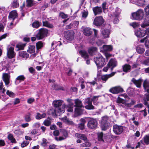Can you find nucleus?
I'll return each instance as SVG.
<instances>
[{"instance_id": "f257e3e1", "label": "nucleus", "mask_w": 149, "mask_h": 149, "mask_svg": "<svg viewBox=\"0 0 149 149\" xmlns=\"http://www.w3.org/2000/svg\"><path fill=\"white\" fill-rule=\"evenodd\" d=\"M102 57L101 55L99 56L98 57L95 58L94 61L97 68L98 72L97 77L99 79L102 80V74L101 68L102 65Z\"/></svg>"}, {"instance_id": "f03ea898", "label": "nucleus", "mask_w": 149, "mask_h": 149, "mask_svg": "<svg viewBox=\"0 0 149 149\" xmlns=\"http://www.w3.org/2000/svg\"><path fill=\"white\" fill-rule=\"evenodd\" d=\"M75 105L74 106L76 108L75 109L74 117L78 116L83 113V110L81 108L84 107L82 105V102L79 99L74 100Z\"/></svg>"}, {"instance_id": "7ed1b4c3", "label": "nucleus", "mask_w": 149, "mask_h": 149, "mask_svg": "<svg viewBox=\"0 0 149 149\" xmlns=\"http://www.w3.org/2000/svg\"><path fill=\"white\" fill-rule=\"evenodd\" d=\"M63 101L60 100H54L53 102V105L56 107L54 110L55 113L57 115H60L64 112V108L60 107Z\"/></svg>"}, {"instance_id": "20e7f679", "label": "nucleus", "mask_w": 149, "mask_h": 149, "mask_svg": "<svg viewBox=\"0 0 149 149\" xmlns=\"http://www.w3.org/2000/svg\"><path fill=\"white\" fill-rule=\"evenodd\" d=\"M144 15L143 10L140 9L136 12L132 13V19L134 20H140L143 19Z\"/></svg>"}, {"instance_id": "39448f33", "label": "nucleus", "mask_w": 149, "mask_h": 149, "mask_svg": "<svg viewBox=\"0 0 149 149\" xmlns=\"http://www.w3.org/2000/svg\"><path fill=\"white\" fill-rule=\"evenodd\" d=\"M104 20L103 19V39L109 38L111 33V26L109 24L104 25Z\"/></svg>"}, {"instance_id": "423d86ee", "label": "nucleus", "mask_w": 149, "mask_h": 149, "mask_svg": "<svg viewBox=\"0 0 149 149\" xmlns=\"http://www.w3.org/2000/svg\"><path fill=\"white\" fill-rule=\"evenodd\" d=\"M144 10L146 13V18L143 22L141 25V26L144 28L149 26V4L146 7Z\"/></svg>"}, {"instance_id": "0eeeda50", "label": "nucleus", "mask_w": 149, "mask_h": 149, "mask_svg": "<svg viewBox=\"0 0 149 149\" xmlns=\"http://www.w3.org/2000/svg\"><path fill=\"white\" fill-rule=\"evenodd\" d=\"M48 33V30L45 29H41L39 30V32L36 34V36L38 39H42L47 35Z\"/></svg>"}, {"instance_id": "6e6552de", "label": "nucleus", "mask_w": 149, "mask_h": 149, "mask_svg": "<svg viewBox=\"0 0 149 149\" xmlns=\"http://www.w3.org/2000/svg\"><path fill=\"white\" fill-rule=\"evenodd\" d=\"M123 126L114 125L113 126V131L116 135H120L123 131Z\"/></svg>"}, {"instance_id": "1a4fd4ad", "label": "nucleus", "mask_w": 149, "mask_h": 149, "mask_svg": "<svg viewBox=\"0 0 149 149\" xmlns=\"http://www.w3.org/2000/svg\"><path fill=\"white\" fill-rule=\"evenodd\" d=\"M109 91L113 94H117L123 92V89L120 86H118L111 88Z\"/></svg>"}, {"instance_id": "9d476101", "label": "nucleus", "mask_w": 149, "mask_h": 149, "mask_svg": "<svg viewBox=\"0 0 149 149\" xmlns=\"http://www.w3.org/2000/svg\"><path fill=\"white\" fill-rule=\"evenodd\" d=\"M109 118L107 116H103V131H105L109 128L110 125Z\"/></svg>"}, {"instance_id": "9b49d317", "label": "nucleus", "mask_w": 149, "mask_h": 149, "mask_svg": "<svg viewBox=\"0 0 149 149\" xmlns=\"http://www.w3.org/2000/svg\"><path fill=\"white\" fill-rule=\"evenodd\" d=\"M85 107L87 109H94V107L92 105V102L90 98H87L85 100Z\"/></svg>"}, {"instance_id": "f8f14e48", "label": "nucleus", "mask_w": 149, "mask_h": 149, "mask_svg": "<svg viewBox=\"0 0 149 149\" xmlns=\"http://www.w3.org/2000/svg\"><path fill=\"white\" fill-rule=\"evenodd\" d=\"M14 47L12 46H8L7 48V56L9 58H12L15 55L14 52Z\"/></svg>"}, {"instance_id": "ddd939ff", "label": "nucleus", "mask_w": 149, "mask_h": 149, "mask_svg": "<svg viewBox=\"0 0 149 149\" xmlns=\"http://www.w3.org/2000/svg\"><path fill=\"white\" fill-rule=\"evenodd\" d=\"M74 33L72 31H67L65 35V38L69 41L72 40L74 38Z\"/></svg>"}, {"instance_id": "4468645a", "label": "nucleus", "mask_w": 149, "mask_h": 149, "mask_svg": "<svg viewBox=\"0 0 149 149\" xmlns=\"http://www.w3.org/2000/svg\"><path fill=\"white\" fill-rule=\"evenodd\" d=\"M75 136L76 137L78 138H80L83 140L84 141H86L85 143L86 146H91V143L87 141V138L84 134L77 133L75 134Z\"/></svg>"}, {"instance_id": "2eb2a0df", "label": "nucleus", "mask_w": 149, "mask_h": 149, "mask_svg": "<svg viewBox=\"0 0 149 149\" xmlns=\"http://www.w3.org/2000/svg\"><path fill=\"white\" fill-rule=\"evenodd\" d=\"M97 122L94 119H91L88 122V126L91 129H94L97 126Z\"/></svg>"}, {"instance_id": "dca6fc26", "label": "nucleus", "mask_w": 149, "mask_h": 149, "mask_svg": "<svg viewBox=\"0 0 149 149\" xmlns=\"http://www.w3.org/2000/svg\"><path fill=\"white\" fill-rule=\"evenodd\" d=\"M62 134L63 135V136H60L59 138L56 137L55 138V139L57 141H61L62 140H64L68 137V132L65 130H63L61 131Z\"/></svg>"}, {"instance_id": "f3484780", "label": "nucleus", "mask_w": 149, "mask_h": 149, "mask_svg": "<svg viewBox=\"0 0 149 149\" xmlns=\"http://www.w3.org/2000/svg\"><path fill=\"white\" fill-rule=\"evenodd\" d=\"M102 24V17L101 16L95 18L94 20L93 24L97 26H100Z\"/></svg>"}, {"instance_id": "a211bd4d", "label": "nucleus", "mask_w": 149, "mask_h": 149, "mask_svg": "<svg viewBox=\"0 0 149 149\" xmlns=\"http://www.w3.org/2000/svg\"><path fill=\"white\" fill-rule=\"evenodd\" d=\"M135 35L138 37L141 38L145 36L144 30H141L139 29L135 31Z\"/></svg>"}, {"instance_id": "6ab92c4d", "label": "nucleus", "mask_w": 149, "mask_h": 149, "mask_svg": "<svg viewBox=\"0 0 149 149\" xmlns=\"http://www.w3.org/2000/svg\"><path fill=\"white\" fill-rule=\"evenodd\" d=\"M113 50V47L111 45H103V52H110Z\"/></svg>"}, {"instance_id": "aec40b11", "label": "nucleus", "mask_w": 149, "mask_h": 149, "mask_svg": "<svg viewBox=\"0 0 149 149\" xmlns=\"http://www.w3.org/2000/svg\"><path fill=\"white\" fill-rule=\"evenodd\" d=\"M17 12L15 10H13L9 13L8 16L9 19L10 20L13 21L17 17Z\"/></svg>"}, {"instance_id": "412c9836", "label": "nucleus", "mask_w": 149, "mask_h": 149, "mask_svg": "<svg viewBox=\"0 0 149 149\" xmlns=\"http://www.w3.org/2000/svg\"><path fill=\"white\" fill-rule=\"evenodd\" d=\"M141 143L144 145L149 144V134L145 135L142 139L140 141Z\"/></svg>"}, {"instance_id": "4be33fe9", "label": "nucleus", "mask_w": 149, "mask_h": 149, "mask_svg": "<svg viewBox=\"0 0 149 149\" xmlns=\"http://www.w3.org/2000/svg\"><path fill=\"white\" fill-rule=\"evenodd\" d=\"M10 77L7 74H3V80L5 83V85L7 87H8V85L9 83Z\"/></svg>"}, {"instance_id": "5701e85b", "label": "nucleus", "mask_w": 149, "mask_h": 149, "mask_svg": "<svg viewBox=\"0 0 149 149\" xmlns=\"http://www.w3.org/2000/svg\"><path fill=\"white\" fill-rule=\"evenodd\" d=\"M112 17H114L113 22L114 24H116L118 23L119 20L118 18L119 16V14L117 13H113V15H111Z\"/></svg>"}, {"instance_id": "b1692460", "label": "nucleus", "mask_w": 149, "mask_h": 149, "mask_svg": "<svg viewBox=\"0 0 149 149\" xmlns=\"http://www.w3.org/2000/svg\"><path fill=\"white\" fill-rule=\"evenodd\" d=\"M72 100L70 99H68L67 101L69 102V104L67 106V111L68 112H72L73 110V103L72 102Z\"/></svg>"}, {"instance_id": "393cba45", "label": "nucleus", "mask_w": 149, "mask_h": 149, "mask_svg": "<svg viewBox=\"0 0 149 149\" xmlns=\"http://www.w3.org/2000/svg\"><path fill=\"white\" fill-rule=\"evenodd\" d=\"M61 120L64 123L68 125H72L73 124V122L70 119L68 118L66 116H65L61 118Z\"/></svg>"}, {"instance_id": "a878e982", "label": "nucleus", "mask_w": 149, "mask_h": 149, "mask_svg": "<svg viewBox=\"0 0 149 149\" xmlns=\"http://www.w3.org/2000/svg\"><path fill=\"white\" fill-rule=\"evenodd\" d=\"M93 10L95 15L97 14H100L102 11V8L98 6L93 8Z\"/></svg>"}, {"instance_id": "bb28decb", "label": "nucleus", "mask_w": 149, "mask_h": 149, "mask_svg": "<svg viewBox=\"0 0 149 149\" xmlns=\"http://www.w3.org/2000/svg\"><path fill=\"white\" fill-rule=\"evenodd\" d=\"M136 52L139 54H141L145 51V49L143 45H139L137 46L136 48Z\"/></svg>"}, {"instance_id": "cd10ccee", "label": "nucleus", "mask_w": 149, "mask_h": 149, "mask_svg": "<svg viewBox=\"0 0 149 149\" xmlns=\"http://www.w3.org/2000/svg\"><path fill=\"white\" fill-rule=\"evenodd\" d=\"M84 35L87 36H89L92 33V31L91 29L88 28H85L83 30Z\"/></svg>"}, {"instance_id": "c85d7f7f", "label": "nucleus", "mask_w": 149, "mask_h": 149, "mask_svg": "<svg viewBox=\"0 0 149 149\" xmlns=\"http://www.w3.org/2000/svg\"><path fill=\"white\" fill-rule=\"evenodd\" d=\"M131 70V66L129 64H125L123 66V70L125 72H130Z\"/></svg>"}, {"instance_id": "c756f323", "label": "nucleus", "mask_w": 149, "mask_h": 149, "mask_svg": "<svg viewBox=\"0 0 149 149\" xmlns=\"http://www.w3.org/2000/svg\"><path fill=\"white\" fill-rule=\"evenodd\" d=\"M132 81L138 88H140L141 87V81L139 79L136 80L134 78H133L132 79Z\"/></svg>"}, {"instance_id": "7c9ffc66", "label": "nucleus", "mask_w": 149, "mask_h": 149, "mask_svg": "<svg viewBox=\"0 0 149 149\" xmlns=\"http://www.w3.org/2000/svg\"><path fill=\"white\" fill-rule=\"evenodd\" d=\"M97 50V49L96 47H91L88 49V52L91 55H93L96 52Z\"/></svg>"}, {"instance_id": "2f4dec72", "label": "nucleus", "mask_w": 149, "mask_h": 149, "mask_svg": "<svg viewBox=\"0 0 149 149\" xmlns=\"http://www.w3.org/2000/svg\"><path fill=\"white\" fill-rule=\"evenodd\" d=\"M116 73V72H112L109 74L103 75V81H106L109 78L113 76Z\"/></svg>"}, {"instance_id": "473e14b6", "label": "nucleus", "mask_w": 149, "mask_h": 149, "mask_svg": "<svg viewBox=\"0 0 149 149\" xmlns=\"http://www.w3.org/2000/svg\"><path fill=\"white\" fill-rule=\"evenodd\" d=\"M135 2L136 5L139 6L144 7L147 4L146 1H136Z\"/></svg>"}, {"instance_id": "72a5a7b5", "label": "nucleus", "mask_w": 149, "mask_h": 149, "mask_svg": "<svg viewBox=\"0 0 149 149\" xmlns=\"http://www.w3.org/2000/svg\"><path fill=\"white\" fill-rule=\"evenodd\" d=\"M108 65L109 66H113V68L116 67L117 65V62L113 59L111 58L109 61Z\"/></svg>"}, {"instance_id": "f704fd0d", "label": "nucleus", "mask_w": 149, "mask_h": 149, "mask_svg": "<svg viewBox=\"0 0 149 149\" xmlns=\"http://www.w3.org/2000/svg\"><path fill=\"white\" fill-rule=\"evenodd\" d=\"M35 45H30L29 46L28 49L27 50V51L28 53L30 54L33 53L35 52Z\"/></svg>"}, {"instance_id": "c9c22d12", "label": "nucleus", "mask_w": 149, "mask_h": 149, "mask_svg": "<svg viewBox=\"0 0 149 149\" xmlns=\"http://www.w3.org/2000/svg\"><path fill=\"white\" fill-rule=\"evenodd\" d=\"M79 53L81 56L85 59L88 58L89 56L87 52L85 50H81L79 52Z\"/></svg>"}, {"instance_id": "e433bc0d", "label": "nucleus", "mask_w": 149, "mask_h": 149, "mask_svg": "<svg viewBox=\"0 0 149 149\" xmlns=\"http://www.w3.org/2000/svg\"><path fill=\"white\" fill-rule=\"evenodd\" d=\"M19 55L20 56L24 58H27L29 57V54L25 52L22 51L19 52Z\"/></svg>"}, {"instance_id": "4c0bfd02", "label": "nucleus", "mask_w": 149, "mask_h": 149, "mask_svg": "<svg viewBox=\"0 0 149 149\" xmlns=\"http://www.w3.org/2000/svg\"><path fill=\"white\" fill-rule=\"evenodd\" d=\"M46 116V114L45 113H43L42 114H41L39 113H37L36 116V118L37 119L39 120L43 118Z\"/></svg>"}, {"instance_id": "58836bf2", "label": "nucleus", "mask_w": 149, "mask_h": 149, "mask_svg": "<svg viewBox=\"0 0 149 149\" xmlns=\"http://www.w3.org/2000/svg\"><path fill=\"white\" fill-rule=\"evenodd\" d=\"M41 25V22L38 21H35L32 24V26L35 28H38Z\"/></svg>"}, {"instance_id": "ea45409f", "label": "nucleus", "mask_w": 149, "mask_h": 149, "mask_svg": "<svg viewBox=\"0 0 149 149\" xmlns=\"http://www.w3.org/2000/svg\"><path fill=\"white\" fill-rule=\"evenodd\" d=\"M43 124L46 126H49L51 124V119L49 117H48L47 119L45 120Z\"/></svg>"}, {"instance_id": "a19ab883", "label": "nucleus", "mask_w": 149, "mask_h": 149, "mask_svg": "<svg viewBox=\"0 0 149 149\" xmlns=\"http://www.w3.org/2000/svg\"><path fill=\"white\" fill-rule=\"evenodd\" d=\"M43 26L47 27L49 28H52L53 27V25L47 21H43Z\"/></svg>"}, {"instance_id": "79ce46f5", "label": "nucleus", "mask_w": 149, "mask_h": 149, "mask_svg": "<svg viewBox=\"0 0 149 149\" xmlns=\"http://www.w3.org/2000/svg\"><path fill=\"white\" fill-rule=\"evenodd\" d=\"M3 86V83L2 82L0 83V93L2 96H3L4 95L3 94H4L6 91V90L4 88H3L2 89Z\"/></svg>"}, {"instance_id": "37998d69", "label": "nucleus", "mask_w": 149, "mask_h": 149, "mask_svg": "<svg viewBox=\"0 0 149 149\" xmlns=\"http://www.w3.org/2000/svg\"><path fill=\"white\" fill-rule=\"evenodd\" d=\"M8 139L11 141V142L13 143H15L16 142L12 134H9L8 136Z\"/></svg>"}, {"instance_id": "c03bdc74", "label": "nucleus", "mask_w": 149, "mask_h": 149, "mask_svg": "<svg viewBox=\"0 0 149 149\" xmlns=\"http://www.w3.org/2000/svg\"><path fill=\"white\" fill-rule=\"evenodd\" d=\"M44 46L43 42L41 41L38 42L36 44V47L37 49H40Z\"/></svg>"}, {"instance_id": "a18cd8bd", "label": "nucleus", "mask_w": 149, "mask_h": 149, "mask_svg": "<svg viewBox=\"0 0 149 149\" xmlns=\"http://www.w3.org/2000/svg\"><path fill=\"white\" fill-rule=\"evenodd\" d=\"M60 16L63 19H65L69 17V16L68 15L65 14L63 12L60 13Z\"/></svg>"}, {"instance_id": "49530a36", "label": "nucleus", "mask_w": 149, "mask_h": 149, "mask_svg": "<svg viewBox=\"0 0 149 149\" xmlns=\"http://www.w3.org/2000/svg\"><path fill=\"white\" fill-rule=\"evenodd\" d=\"M125 101L124 99L121 98L119 97H118L117 100V102L118 103H122L124 104L125 103Z\"/></svg>"}, {"instance_id": "de8ad7c7", "label": "nucleus", "mask_w": 149, "mask_h": 149, "mask_svg": "<svg viewBox=\"0 0 149 149\" xmlns=\"http://www.w3.org/2000/svg\"><path fill=\"white\" fill-rule=\"evenodd\" d=\"M25 77L23 75H21L18 76L16 79V80H19V82L21 81H23L25 79Z\"/></svg>"}, {"instance_id": "09e8293b", "label": "nucleus", "mask_w": 149, "mask_h": 149, "mask_svg": "<svg viewBox=\"0 0 149 149\" xmlns=\"http://www.w3.org/2000/svg\"><path fill=\"white\" fill-rule=\"evenodd\" d=\"M98 100L97 96H94L93 97L92 100L93 103L95 105H97L98 103L97 100Z\"/></svg>"}, {"instance_id": "8fccbe9b", "label": "nucleus", "mask_w": 149, "mask_h": 149, "mask_svg": "<svg viewBox=\"0 0 149 149\" xmlns=\"http://www.w3.org/2000/svg\"><path fill=\"white\" fill-rule=\"evenodd\" d=\"M31 114L28 113L25 116V120L26 122H29L31 121V118H30Z\"/></svg>"}, {"instance_id": "3c124183", "label": "nucleus", "mask_w": 149, "mask_h": 149, "mask_svg": "<svg viewBox=\"0 0 149 149\" xmlns=\"http://www.w3.org/2000/svg\"><path fill=\"white\" fill-rule=\"evenodd\" d=\"M98 139L100 141H102V132L98 133L97 134Z\"/></svg>"}, {"instance_id": "603ef678", "label": "nucleus", "mask_w": 149, "mask_h": 149, "mask_svg": "<svg viewBox=\"0 0 149 149\" xmlns=\"http://www.w3.org/2000/svg\"><path fill=\"white\" fill-rule=\"evenodd\" d=\"M104 55L105 56L106 58L108 59L109 58L112 56V54H110L109 52H103Z\"/></svg>"}, {"instance_id": "864d4df0", "label": "nucleus", "mask_w": 149, "mask_h": 149, "mask_svg": "<svg viewBox=\"0 0 149 149\" xmlns=\"http://www.w3.org/2000/svg\"><path fill=\"white\" fill-rule=\"evenodd\" d=\"M19 6V3L17 1H13L12 5V6L14 8H15Z\"/></svg>"}, {"instance_id": "5fc2aeb1", "label": "nucleus", "mask_w": 149, "mask_h": 149, "mask_svg": "<svg viewBox=\"0 0 149 149\" xmlns=\"http://www.w3.org/2000/svg\"><path fill=\"white\" fill-rule=\"evenodd\" d=\"M130 25L132 26L134 28L137 27L139 26V24L138 23L136 22H133L130 24Z\"/></svg>"}, {"instance_id": "6e6d98bb", "label": "nucleus", "mask_w": 149, "mask_h": 149, "mask_svg": "<svg viewBox=\"0 0 149 149\" xmlns=\"http://www.w3.org/2000/svg\"><path fill=\"white\" fill-rule=\"evenodd\" d=\"M25 45L24 44H19L17 45V47L18 48L19 50L23 49Z\"/></svg>"}, {"instance_id": "4d7b16f0", "label": "nucleus", "mask_w": 149, "mask_h": 149, "mask_svg": "<svg viewBox=\"0 0 149 149\" xmlns=\"http://www.w3.org/2000/svg\"><path fill=\"white\" fill-rule=\"evenodd\" d=\"M143 86L144 89L146 90L147 87H149V83L145 81L143 82Z\"/></svg>"}, {"instance_id": "13d9d810", "label": "nucleus", "mask_w": 149, "mask_h": 149, "mask_svg": "<svg viewBox=\"0 0 149 149\" xmlns=\"http://www.w3.org/2000/svg\"><path fill=\"white\" fill-rule=\"evenodd\" d=\"M47 143L48 142L47 141V140L45 138H43L42 139V141L41 143V145L43 146H46Z\"/></svg>"}, {"instance_id": "bf43d9fd", "label": "nucleus", "mask_w": 149, "mask_h": 149, "mask_svg": "<svg viewBox=\"0 0 149 149\" xmlns=\"http://www.w3.org/2000/svg\"><path fill=\"white\" fill-rule=\"evenodd\" d=\"M106 2L103 3V11L105 13H106L108 11V9L106 8Z\"/></svg>"}, {"instance_id": "052dcab7", "label": "nucleus", "mask_w": 149, "mask_h": 149, "mask_svg": "<svg viewBox=\"0 0 149 149\" xmlns=\"http://www.w3.org/2000/svg\"><path fill=\"white\" fill-rule=\"evenodd\" d=\"M6 94L11 97H13L14 96V93L11 91L8 90L6 92Z\"/></svg>"}, {"instance_id": "680f3d73", "label": "nucleus", "mask_w": 149, "mask_h": 149, "mask_svg": "<svg viewBox=\"0 0 149 149\" xmlns=\"http://www.w3.org/2000/svg\"><path fill=\"white\" fill-rule=\"evenodd\" d=\"M29 142L28 141H24L21 144V146L22 148H24L27 145Z\"/></svg>"}, {"instance_id": "e2e57ef3", "label": "nucleus", "mask_w": 149, "mask_h": 149, "mask_svg": "<svg viewBox=\"0 0 149 149\" xmlns=\"http://www.w3.org/2000/svg\"><path fill=\"white\" fill-rule=\"evenodd\" d=\"M33 1H26V6H31L33 4Z\"/></svg>"}, {"instance_id": "0e129e2a", "label": "nucleus", "mask_w": 149, "mask_h": 149, "mask_svg": "<svg viewBox=\"0 0 149 149\" xmlns=\"http://www.w3.org/2000/svg\"><path fill=\"white\" fill-rule=\"evenodd\" d=\"M35 101V99L31 97L29 98L27 101V102L29 104H31Z\"/></svg>"}, {"instance_id": "69168bd1", "label": "nucleus", "mask_w": 149, "mask_h": 149, "mask_svg": "<svg viewBox=\"0 0 149 149\" xmlns=\"http://www.w3.org/2000/svg\"><path fill=\"white\" fill-rule=\"evenodd\" d=\"M88 12L86 11H84L82 13V17L83 18H86L88 15Z\"/></svg>"}, {"instance_id": "338daca9", "label": "nucleus", "mask_w": 149, "mask_h": 149, "mask_svg": "<svg viewBox=\"0 0 149 149\" xmlns=\"http://www.w3.org/2000/svg\"><path fill=\"white\" fill-rule=\"evenodd\" d=\"M145 35H146L147 37H149V27L146 29L144 30Z\"/></svg>"}, {"instance_id": "774afa93", "label": "nucleus", "mask_w": 149, "mask_h": 149, "mask_svg": "<svg viewBox=\"0 0 149 149\" xmlns=\"http://www.w3.org/2000/svg\"><path fill=\"white\" fill-rule=\"evenodd\" d=\"M143 63L145 65H149V57L144 61Z\"/></svg>"}]
</instances>
